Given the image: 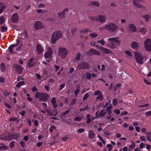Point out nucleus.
I'll list each match as a JSON object with an SVG mask.
<instances>
[{"mask_svg": "<svg viewBox=\"0 0 151 151\" xmlns=\"http://www.w3.org/2000/svg\"><path fill=\"white\" fill-rule=\"evenodd\" d=\"M62 34L61 31H56L53 32L51 36V41L52 44H55L56 41L62 37Z\"/></svg>", "mask_w": 151, "mask_h": 151, "instance_id": "1", "label": "nucleus"}, {"mask_svg": "<svg viewBox=\"0 0 151 151\" xmlns=\"http://www.w3.org/2000/svg\"><path fill=\"white\" fill-rule=\"evenodd\" d=\"M119 38L116 37H111L108 39V40L110 42V47L111 49H114L116 47V45L114 43L112 42H115L119 46L120 45V43L121 40H118Z\"/></svg>", "mask_w": 151, "mask_h": 151, "instance_id": "2", "label": "nucleus"}, {"mask_svg": "<svg viewBox=\"0 0 151 151\" xmlns=\"http://www.w3.org/2000/svg\"><path fill=\"white\" fill-rule=\"evenodd\" d=\"M105 29L110 30L112 32H114L118 28V26L114 23H110L104 27Z\"/></svg>", "mask_w": 151, "mask_h": 151, "instance_id": "3", "label": "nucleus"}, {"mask_svg": "<svg viewBox=\"0 0 151 151\" xmlns=\"http://www.w3.org/2000/svg\"><path fill=\"white\" fill-rule=\"evenodd\" d=\"M90 68V65L87 62L83 61L79 63L77 66V68L78 69H88Z\"/></svg>", "mask_w": 151, "mask_h": 151, "instance_id": "4", "label": "nucleus"}, {"mask_svg": "<svg viewBox=\"0 0 151 151\" xmlns=\"http://www.w3.org/2000/svg\"><path fill=\"white\" fill-rule=\"evenodd\" d=\"M132 1L133 4L136 7L139 8H142L145 10L147 9L145 6L139 4V3H144V0H132Z\"/></svg>", "mask_w": 151, "mask_h": 151, "instance_id": "5", "label": "nucleus"}, {"mask_svg": "<svg viewBox=\"0 0 151 151\" xmlns=\"http://www.w3.org/2000/svg\"><path fill=\"white\" fill-rule=\"evenodd\" d=\"M134 57L138 63L141 65L143 64V62L142 60H143V58L140 53L138 52L135 53L134 55Z\"/></svg>", "mask_w": 151, "mask_h": 151, "instance_id": "6", "label": "nucleus"}, {"mask_svg": "<svg viewBox=\"0 0 151 151\" xmlns=\"http://www.w3.org/2000/svg\"><path fill=\"white\" fill-rule=\"evenodd\" d=\"M68 51L65 48H59L58 55L62 58H65L68 54Z\"/></svg>", "mask_w": 151, "mask_h": 151, "instance_id": "7", "label": "nucleus"}, {"mask_svg": "<svg viewBox=\"0 0 151 151\" xmlns=\"http://www.w3.org/2000/svg\"><path fill=\"white\" fill-rule=\"evenodd\" d=\"M144 44L145 49L148 51L151 50V40L148 39L145 40Z\"/></svg>", "mask_w": 151, "mask_h": 151, "instance_id": "8", "label": "nucleus"}, {"mask_svg": "<svg viewBox=\"0 0 151 151\" xmlns=\"http://www.w3.org/2000/svg\"><path fill=\"white\" fill-rule=\"evenodd\" d=\"M87 54L90 56L93 55H101L99 51L93 49H90L87 52Z\"/></svg>", "mask_w": 151, "mask_h": 151, "instance_id": "9", "label": "nucleus"}, {"mask_svg": "<svg viewBox=\"0 0 151 151\" xmlns=\"http://www.w3.org/2000/svg\"><path fill=\"white\" fill-rule=\"evenodd\" d=\"M34 27L35 29L37 30L44 28V25L40 22L36 21L35 23Z\"/></svg>", "mask_w": 151, "mask_h": 151, "instance_id": "10", "label": "nucleus"}, {"mask_svg": "<svg viewBox=\"0 0 151 151\" xmlns=\"http://www.w3.org/2000/svg\"><path fill=\"white\" fill-rule=\"evenodd\" d=\"M49 97V95L46 93H42L41 98H39L40 101H42L43 102L47 101Z\"/></svg>", "mask_w": 151, "mask_h": 151, "instance_id": "11", "label": "nucleus"}, {"mask_svg": "<svg viewBox=\"0 0 151 151\" xmlns=\"http://www.w3.org/2000/svg\"><path fill=\"white\" fill-rule=\"evenodd\" d=\"M52 54L53 52L52 49L50 47H48L46 52L44 54V57L46 58H50L52 56Z\"/></svg>", "mask_w": 151, "mask_h": 151, "instance_id": "12", "label": "nucleus"}, {"mask_svg": "<svg viewBox=\"0 0 151 151\" xmlns=\"http://www.w3.org/2000/svg\"><path fill=\"white\" fill-rule=\"evenodd\" d=\"M13 68H16L17 73H18L20 74L22 73L23 68L21 66L15 64L13 65Z\"/></svg>", "mask_w": 151, "mask_h": 151, "instance_id": "13", "label": "nucleus"}, {"mask_svg": "<svg viewBox=\"0 0 151 151\" xmlns=\"http://www.w3.org/2000/svg\"><path fill=\"white\" fill-rule=\"evenodd\" d=\"M128 31L131 32H136V27L133 24H130L128 25Z\"/></svg>", "mask_w": 151, "mask_h": 151, "instance_id": "14", "label": "nucleus"}, {"mask_svg": "<svg viewBox=\"0 0 151 151\" xmlns=\"http://www.w3.org/2000/svg\"><path fill=\"white\" fill-rule=\"evenodd\" d=\"M17 44L16 45H10L9 47V51L11 53H14L15 51L13 50V47L17 46L19 45V40H17Z\"/></svg>", "mask_w": 151, "mask_h": 151, "instance_id": "15", "label": "nucleus"}, {"mask_svg": "<svg viewBox=\"0 0 151 151\" xmlns=\"http://www.w3.org/2000/svg\"><path fill=\"white\" fill-rule=\"evenodd\" d=\"M18 17L17 13H14L12 16L11 20L13 23H16L18 21Z\"/></svg>", "mask_w": 151, "mask_h": 151, "instance_id": "16", "label": "nucleus"}, {"mask_svg": "<svg viewBox=\"0 0 151 151\" xmlns=\"http://www.w3.org/2000/svg\"><path fill=\"white\" fill-rule=\"evenodd\" d=\"M36 48L38 54H41L43 52V48L40 44H38L37 45Z\"/></svg>", "mask_w": 151, "mask_h": 151, "instance_id": "17", "label": "nucleus"}, {"mask_svg": "<svg viewBox=\"0 0 151 151\" xmlns=\"http://www.w3.org/2000/svg\"><path fill=\"white\" fill-rule=\"evenodd\" d=\"M138 44L136 42H133L131 44V46L132 48L134 49H137L138 48Z\"/></svg>", "mask_w": 151, "mask_h": 151, "instance_id": "18", "label": "nucleus"}, {"mask_svg": "<svg viewBox=\"0 0 151 151\" xmlns=\"http://www.w3.org/2000/svg\"><path fill=\"white\" fill-rule=\"evenodd\" d=\"M34 60L33 58H31L28 61V67L29 68L32 67L35 63H33V61Z\"/></svg>", "mask_w": 151, "mask_h": 151, "instance_id": "19", "label": "nucleus"}, {"mask_svg": "<svg viewBox=\"0 0 151 151\" xmlns=\"http://www.w3.org/2000/svg\"><path fill=\"white\" fill-rule=\"evenodd\" d=\"M95 137V134L93 131L90 130L88 132V137L90 139H92L94 138Z\"/></svg>", "mask_w": 151, "mask_h": 151, "instance_id": "20", "label": "nucleus"}, {"mask_svg": "<svg viewBox=\"0 0 151 151\" xmlns=\"http://www.w3.org/2000/svg\"><path fill=\"white\" fill-rule=\"evenodd\" d=\"M101 49L102 50V51L104 52L106 54H109L111 52V51L110 50L103 47H101Z\"/></svg>", "mask_w": 151, "mask_h": 151, "instance_id": "21", "label": "nucleus"}, {"mask_svg": "<svg viewBox=\"0 0 151 151\" xmlns=\"http://www.w3.org/2000/svg\"><path fill=\"white\" fill-rule=\"evenodd\" d=\"M99 21L102 23L105 22V17L103 15H99L98 16Z\"/></svg>", "mask_w": 151, "mask_h": 151, "instance_id": "22", "label": "nucleus"}, {"mask_svg": "<svg viewBox=\"0 0 151 151\" xmlns=\"http://www.w3.org/2000/svg\"><path fill=\"white\" fill-rule=\"evenodd\" d=\"M57 14L60 19L63 18L65 17V15L64 14V12H58L57 13Z\"/></svg>", "mask_w": 151, "mask_h": 151, "instance_id": "23", "label": "nucleus"}, {"mask_svg": "<svg viewBox=\"0 0 151 151\" xmlns=\"http://www.w3.org/2000/svg\"><path fill=\"white\" fill-rule=\"evenodd\" d=\"M14 137V135H11V134H9L8 135L6 136L5 138L6 140H12V139Z\"/></svg>", "mask_w": 151, "mask_h": 151, "instance_id": "24", "label": "nucleus"}, {"mask_svg": "<svg viewBox=\"0 0 151 151\" xmlns=\"http://www.w3.org/2000/svg\"><path fill=\"white\" fill-rule=\"evenodd\" d=\"M105 111L104 109L100 111L99 116L101 117L104 116L106 113V112Z\"/></svg>", "mask_w": 151, "mask_h": 151, "instance_id": "25", "label": "nucleus"}, {"mask_svg": "<svg viewBox=\"0 0 151 151\" xmlns=\"http://www.w3.org/2000/svg\"><path fill=\"white\" fill-rule=\"evenodd\" d=\"M90 4L95 6L97 7L99 6L100 5L99 3L98 2L96 1L91 2Z\"/></svg>", "mask_w": 151, "mask_h": 151, "instance_id": "26", "label": "nucleus"}, {"mask_svg": "<svg viewBox=\"0 0 151 151\" xmlns=\"http://www.w3.org/2000/svg\"><path fill=\"white\" fill-rule=\"evenodd\" d=\"M42 93L39 92H36L35 96V97L37 99L41 98Z\"/></svg>", "mask_w": 151, "mask_h": 151, "instance_id": "27", "label": "nucleus"}, {"mask_svg": "<svg viewBox=\"0 0 151 151\" xmlns=\"http://www.w3.org/2000/svg\"><path fill=\"white\" fill-rule=\"evenodd\" d=\"M25 83L24 81L19 82H18L16 85L17 88H19L21 86L25 84Z\"/></svg>", "mask_w": 151, "mask_h": 151, "instance_id": "28", "label": "nucleus"}, {"mask_svg": "<svg viewBox=\"0 0 151 151\" xmlns=\"http://www.w3.org/2000/svg\"><path fill=\"white\" fill-rule=\"evenodd\" d=\"M1 145H3L1 146H0V150H6L8 149L9 148L8 146L4 145L3 144H2Z\"/></svg>", "mask_w": 151, "mask_h": 151, "instance_id": "29", "label": "nucleus"}, {"mask_svg": "<svg viewBox=\"0 0 151 151\" xmlns=\"http://www.w3.org/2000/svg\"><path fill=\"white\" fill-rule=\"evenodd\" d=\"M90 37L92 38H94L98 36V34L95 32L92 33L90 34Z\"/></svg>", "mask_w": 151, "mask_h": 151, "instance_id": "30", "label": "nucleus"}, {"mask_svg": "<svg viewBox=\"0 0 151 151\" xmlns=\"http://www.w3.org/2000/svg\"><path fill=\"white\" fill-rule=\"evenodd\" d=\"M81 55L80 52H78L76 54V56L75 60L76 61H78L80 60V56Z\"/></svg>", "mask_w": 151, "mask_h": 151, "instance_id": "31", "label": "nucleus"}, {"mask_svg": "<svg viewBox=\"0 0 151 151\" xmlns=\"http://www.w3.org/2000/svg\"><path fill=\"white\" fill-rule=\"evenodd\" d=\"M98 99L100 100L101 101L104 99V97L102 94H101L96 97V100H98Z\"/></svg>", "mask_w": 151, "mask_h": 151, "instance_id": "32", "label": "nucleus"}, {"mask_svg": "<svg viewBox=\"0 0 151 151\" xmlns=\"http://www.w3.org/2000/svg\"><path fill=\"white\" fill-rule=\"evenodd\" d=\"M80 87V86H78L76 90L75 91H74V93L75 94V96L76 97L78 95V93L80 91V90L79 89V88Z\"/></svg>", "mask_w": 151, "mask_h": 151, "instance_id": "33", "label": "nucleus"}, {"mask_svg": "<svg viewBox=\"0 0 151 151\" xmlns=\"http://www.w3.org/2000/svg\"><path fill=\"white\" fill-rule=\"evenodd\" d=\"M91 31H92L90 29H87L82 30V31H81V32L84 33H87L88 32H91Z\"/></svg>", "mask_w": 151, "mask_h": 151, "instance_id": "34", "label": "nucleus"}, {"mask_svg": "<svg viewBox=\"0 0 151 151\" xmlns=\"http://www.w3.org/2000/svg\"><path fill=\"white\" fill-rule=\"evenodd\" d=\"M101 94V91L98 90L96 91L94 93V95L95 96H98L99 95Z\"/></svg>", "mask_w": 151, "mask_h": 151, "instance_id": "35", "label": "nucleus"}, {"mask_svg": "<svg viewBox=\"0 0 151 151\" xmlns=\"http://www.w3.org/2000/svg\"><path fill=\"white\" fill-rule=\"evenodd\" d=\"M125 53L127 55L129 56L130 57H132V55L131 53L129 51H125Z\"/></svg>", "mask_w": 151, "mask_h": 151, "instance_id": "36", "label": "nucleus"}, {"mask_svg": "<svg viewBox=\"0 0 151 151\" xmlns=\"http://www.w3.org/2000/svg\"><path fill=\"white\" fill-rule=\"evenodd\" d=\"M90 44L92 46H95L96 47L98 46V45L96 44L95 42H91L90 43Z\"/></svg>", "mask_w": 151, "mask_h": 151, "instance_id": "37", "label": "nucleus"}, {"mask_svg": "<svg viewBox=\"0 0 151 151\" xmlns=\"http://www.w3.org/2000/svg\"><path fill=\"white\" fill-rule=\"evenodd\" d=\"M4 18L3 16L0 18V25L2 24L4 22Z\"/></svg>", "mask_w": 151, "mask_h": 151, "instance_id": "38", "label": "nucleus"}, {"mask_svg": "<svg viewBox=\"0 0 151 151\" xmlns=\"http://www.w3.org/2000/svg\"><path fill=\"white\" fill-rule=\"evenodd\" d=\"M89 96V94L88 93H87L85 94L83 98V100H85Z\"/></svg>", "mask_w": 151, "mask_h": 151, "instance_id": "39", "label": "nucleus"}, {"mask_svg": "<svg viewBox=\"0 0 151 151\" xmlns=\"http://www.w3.org/2000/svg\"><path fill=\"white\" fill-rule=\"evenodd\" d=\"M135 144L134 143L132 142V144L131 145L129 146V147L130 149H133L135 147Z\"/></svg>", "mask_w": 151, "mask_h": 151, "instance_id": "40", "label": "nucleus"}, {"mask_svg": "<svg viewBox=\"0 0 151 151\" xmlns=\"http://www.w3.org/2000/svg\"><path fill=\"white\" fill-rule=\"evenodd\" d=\"M146 29L145 28L142 27L139 29V31L142 33H145L146 32Z\"/></svg>", "mask_w": 151, "mask_h": 151, "instance_id": "41", "label": "nucleus"}, {"mask_svg": "<svg viewBox=\"0 0 151 151\" xmlns=\"http://www.w3.org/2000/svg\"><path fill=\"white\" fill-rule=\"evenodd\" d=\"M1 31L3 32H4L7 29V27H5L4 26H2L1 27Z\"/></svg>", "mask_w": 151, "mask_h": 151, "instance_id": "42", "label": "nucleus"}, {"mask_svg": "<svg viewBox=\"0 0 151 151\" xmlns=\"http://www.w3.org/2000/svg\"><path fill=\"white\" fill-rule=\"evenodd\" d=\"M117 104V100L116 99H114L112 101V104L114 106H116Z\"/></svg>", "mask_w": 151, "mask_h": 151, "instance_id": "43", "label": "nucleus"}, {"mask_svg": "<svg viewBox=\"0 0 151 151\" xmlns=\"http://www.w3.org/2000/svg\"><path fill=\"white\" fill-rule=\"evenodd\" d=\"M81 120V118L80 117H76L74 118V121L77 122H80Z\"/></svg>", "mask_w": 151, "mask_h": 151, "instance_id": "44", "label": "nucleus"}, {"mask_svg": "<svg viewBox=\"0 0 151 151\" xmlns=\"http://www.w3.org/2000/svg\"><path fill=\"white\" fill-rule=\"evenodd\" d=\"M144 17L147 22H148V19L150 18V16L149 15L146 14L145 15Z\"/></svg>", "mask_w": 151, "mask_h": 151, "instance_id": "45", "label": "nucleus"}, {"mask_svg": "<svg viewBox=\"0 0 151 151\" xmlns=\"http://www.w3.org/2000/svg\"><path fill=\"white\" fill-rule=\"evenodd\" d=\"M86 77L87 79H90L91 78V74L89 73H86Z\"/></svg>", "mask_w": 151, "mask_h": 151, "instance_id": "46", "label": "nucleus"}, {"mask_svg": "<svg viewBox=\"0 0 151 151\" xmlns=\"http://www.w3.org/2000/svg\"><path fill=\"white\" fill-rule=\"evenodd\" d=\"M112 147V145L110 144H108L107 145V147L109 148L108 150L109 151H111V150Z\"/></svg>", "mask_w": 151, "mask_h": 151, "instance_id": "47", "label": "nucleus"}, {"mask_svg": "<svg viewBox=\"0 0 151 151\" xmlns=\"http://www.w3.org/2000/svg\"><path fill=\"white\" fill-rule=\"evenodd\" d=\"M3 93L5 97H6L9 94V93L7 90H5L3 91Z\"/></svg>", "mask_w": 151, "mask_h": 151, "instance_id": "48", "label": "nucleus"}, {"mask_svg": "<svg viewBox=\"0 0 151 151\" xmlns=\"http://www.w3.org/2000/svg\"><path fill=\"white\" fill-rule=\"evenodd\" d=\"M97 42L98 43H100L102 45H104L105 43V42L104 41V40L102 39L101 40L98 41H97Z\"/></svg>", "mask_w": 151, "mask_h": 151, "instance_id": "49", "label": "nucleus"}, {"mask_svg": "<svg viewBox=\"0 0 151 151\" xmlns=\"http://www.w3.org/2000/svg\"><path fill=\"white\" fill-rule=\"evenodd\" d=\"M84 131L85 129H84L80 128L77 130V132L78 133H80L83 132Z\"/></svg>", "mask_w": 151, "mask_h": 151, "instance_id": "50", "label": "nucleus"}, {"mask_svg": "<svg viewBox=\"0 0 151 151\" xmlns=\"http://www.w3.org/2000/svg\"><path fill=\"white\" fill-rule=\"evenodd\" d=\"M69 111H70L69 110H66L65 112H63L61 114V116H64L65 115L68 114V113L69 112Z\"/></svg>", "mask_w": 151, "mask_h": 151, "instance_id": "51", "label": "nucleus"}, {"mask_svg": "<svg viewBox=\"0 0 151 151\" xmlns=\"http://www.w3.org/2000/svg\"><path fill=\"white\" fill-rule=\"evenodd\" d=\"M56 101L55 98L53 97L51 99V102L52 104H55L56 103Z\"/></svg>", "mask_w": 151, "mask_h": 151, "instance_id": "52", "label": "nucleus"}, {"mask_svg": "<svg viewBox=\"0 0 151 151\" xmlns=\"http://www.w3.org/2000/svg\"><path fill=\"white\" fill-rule=\"evenodd\" d=\"M149 106V104H146L144 105H140L139 106V108L147 107Z\"/></svg>", "mask_w": 151, "mask_h": 151, "instance_id": "53", "label": "nucleus"}, {"mask_svg": "<svg viewBox=\"0 0 151 151\" xmlns=\"http://www.w3.org/2000/svg\"><path fill=\"white\" fill-rule=\"evenodd\" d=\"M14 141L11 142L9 144V146L11 148H13L14 147Z\"/></svg>", "mask_w": 151, "mask_h": 151, "instance_id": "54", "label": "nucleus"}, {"mask_svg": "<svg viewBox=\"0 0 151 151\" xmlns=\"http://www.w3.org/2000/svg\"><path fill=\"white\" fill-rule=\"evenodd\" d=\"M145 115L147 116H149L151 115V111L146 112L145 113Z\"/></svg>", "mask_w": 151, "mask_h": 151, "instance_id": "55", "label": "nucleus"}, {"mask_svg": "<svg viewBox=\"0 0 151 151\" xmlns=\"http://www.w3.org/2000/svg\"><path fill=\"white\" fill-rule=\"evenodd\" d=\"M88 106H87L86 108H84L83 109H80V111H83L86 110H88Z\"/></svg>", "mask_w": 151, "mask_h": 151, "instance_id": "56", "label": "nucleus"}, {"mask_svg": "<svg viewBox=\"0 0 151 151\" xmlns=\"http://www.w3.org/2000/svg\"><path fill=\"white\" fill-rule=\"evenodd\" d=\"M65 83H63V84H60V88L59 89V90H61V89H62V88L65 87Z\"/></svg>", "mask_w": 151, "mask_h": 151, "instance_id": "57", "label": "nucleus"}, {"mask_svg": "<svg viewBox=\"0 0 151 151\" xmlns=\"http://www.w3.org/2000/svg\"><path fill=\"white\" fill-rule=\"evenodd\" d=\"M37 12L38 13H44V10L41 9H39L37 10Z\"/></svg>", "mask_w": 151, "mask_h": 151, "instance_id": "58", "label": "nucleus"}, {"mask_svg": "<svg viewBox=\"0 0 151 151\" xmlns=\"http://www.w3.org/2000/svg\"><path fill=\"white\" fill-rule=\"evenodd\" d=\"M112 106L111 105V104L110 106L107 107V108L104 110L105 111H106V110H111V109L112 108Z\"/></svg>", "mask_w": 151, "mask_h": 151, "instance_id": "59", "label": "nucleus"}, {"mask_svg": "<svg viewBox=\"0 0 151 151\" xmlns=\"http://www.w3.org/2000/svg\"><path fill=\"white\" fill-rule=\"evenodd\" d=\"M114 112L115 113H116L117 115L119 114L120 113V111L118 109H116L115 110H114Z\"/></svg>", "mask_w": 151, "mask_h": 151, "instance_id": "60", "label": "nucleus"}, {"mask_svg": "<svg viewBox=\"0 0 151 151\" xmlns=\"http://www.w3.org/2000/svg\"><path fill=\"white\" fill-rule=\"evenodd\" d=\"M4 105L6 106L9 109H10V108H11V106L9 104H8L6 103V102L4 103Z\"/></svg>", "mask_w": 151, "mask_h": 151, "instance_id": "61", "label": "nucleus"}, {"mask_svg": "<svg viewBox=\"0 0 151 151\" xmlns=\"http://www.w3.org/2000/svg\"><path fill=\"white\" fill-rule=\"evenodd\" d=\"M20 144L22 147V148H24V147L25 146V143L23 141H21L20 142Z\"/></svg>", "mask_w": 151, "mask_h": 151, "instance_id": "62", "label": "nucleus"}, {"mask_svg": "<svg viewBox=\"0 0 151 151\" xmlns=\"http://www.w3.org/2000/svg\"><path fill=\"white\" fill-rule=\"evenodd\" d=\"M76 99H73L72 100L71 102V104H70L71 105H73V104H74L76 103Z\"/></svg>", "mask_w": 151, "mask_h": 151, "instance_id": "63", "label": "nucleus"}, {"mask_svg": "<svg viewBox=\"0 0 151 151\" xmlns=\"http://www.w3.org/2000/svg\"><path fill=\"white\" fill-rule=\"evenodd\" d=\"M144 81L146 84L148 85H150V82L145 79H144Z\"/></svg>", "mask_w": 151, "mask_h": 151, "instance_id": "64", "label": "nucleus"}]
</instances>
